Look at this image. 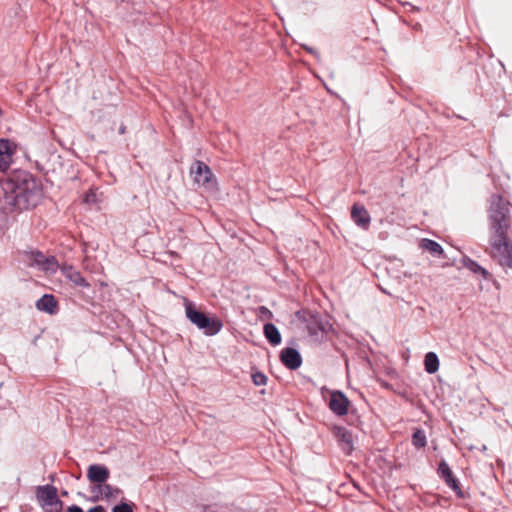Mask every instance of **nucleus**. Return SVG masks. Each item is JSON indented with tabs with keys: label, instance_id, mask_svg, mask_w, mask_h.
<instances>
[{
	"label": "nucleus",
	"instance_id": "f257e3e1",
	"mask_svg": "<svg viewBox=\"0 0 512 512\" xmlns=\"http://www.w3.org/2000/svg\"><path fill=\"white\" fill-rule=\"evenodd\" d=\"M6 200L19 209L35 207L41 201V184L30 172L14 169L1 179Z\"/></svg>",
	"mask_w": 512,
	"mask_h": 512
},
{
	"label": "nucleus",
	"instance_id": "f03ea898",
	"mask_svg": "<svg viewBox=\"0 0 512 512\" xmlns=\"http://www.w3.org/2000/svg\"><path fill=\"white\" fill-rule=\"evenodd\" d=\"M185 314L189 321L207 336L218 334L223 324L217 317H208L204 312L196 309L192 302L185 303Z\"/></svg>",
	"mask_w": 512,
	"mask_h": 512
},
{
	"label": "nucleus",
	"instance_id": "7ed1b4c3",
	"mask_svg": "<svg viewBox=\"0 0 512 512\" xmlns=\"http://www.w3.org/2000/svg\"><path fill=\"white\" fill-rule=\"evenodd\" d=\"M190 175L193 182L209 193H218L219 185L211 168L203 161L196 160L190 166Z\"/></svg>",
	"mask_w": 512,
	"mask_h": 512
},
{
	"label": "nucleus",
	"instance_id": "20e7f679",
	"mask_svg": "<svg viewBox=\"0 0 512 512\" xmlns=\"http://www.w3.org/2000/svg\"><path fill=\"white\" fill-rule=\"evenodd\" d=\"M512 209L508 201L500 194H492L489 198L488 215L491 224H506L512 220Z\"/></svg>",
	"mask_w": 512,
	"mask_h": 512
},
{
	"label": "nucleus",
	"instance_id": "39448f33",
	"mask_svg": "<svg viewBox=\"0 0 512 512\" xmlns=\"http://www.w3.org/2000/svg\"><path fill=\"white\" fill-rule=\"evenodd\" d=\"M22 260L29 267L42 271L47 275L56 273L59 268L58 261L54 256H45L40 251H25Z\"/></svg>",
	"mask_w": 512,
	"mask_h": 512
},
{
	"label": "nucleus",
	"instance_id": "423d86ee",
	"mask_svg": "<svg viewBox=\"0 0 512 512\" xmlns=\"http://www.w3.org/2000/svg\"><path fill=\"white\" fill-rule=\"evenodd\" d=\"M36 498L46 512H60L63 502L58 497L57 488L53 485L38 486Z\"/></svg>",
	"mask_w": 512,
	"mask_h": 512
},
{
	"label": "nucleus",
	"instance_id": "0eeeda50",
	"mask_svg": "<svg viewBox=\"0 0 512 512\" xmlns=\"http://www.w3.org/2000/svg\"><path fill=\"white\" fill-rule=\"evenodd\" d=\"M16 151V144L9 139H0V172L6 174L12 164V157Z\"/></svg>",
	"mask_w": 512,
	"mask_h": 512
},
{
	"label": "nucleus",
	"instance_id": "6e6552de",
	"mask_svg": "<svg viewBox=\"0 0 512 512\" xmlns=\"http://www.w3.org/2000/svg\"><path fill=\"white\" fill-rule=\"evenodd\" d=\"M349 405L350 401L343 392L338 390L331 392L328 406L334 414L338 416L346 415L348 413Z\"/></svg>",
	"mask_w": 512,
	"mask_h": 512
},
{
	"label": "nucleus",
	"instance_id": "1a4fd4ad",
	"mask_svg": "<svg viewBox=\"0 0 512 512\" xmlns=\"http://www.w3.org/2000/svg\"><path fill=\"white\" fill-rule=\"evenodd\" d=\"M110 477L109 469L101 464H92L87 469V478L92 486H98L106 482Z\"/></svg>",
	"mask_w": 512,
	"mask_h": 512
},
{
	"label": "nucleus",
	"instance_id": "9d476101",
	"mask_svg": "<svg viewBox=\"0 0 512 512\" xmlns=\"http://www.w3.org/2000/svg\"><path fill=\"white\" fill-rule=\"evenodd\" d=\"M91 493L93 494L94 501L99 500H111L115 499L120 493L121 490L117 487H114L110 484L104 482L98 486L91 487Z\"/></svg>",
	"mask_w": 512,
	"mask_h": 512
},
{
	"label": "nucleus",
	"instance_id": "9b49d317",
	"mask_svg": "<svg viewBox=\"0 0 512 512\" xmlns=\"http://www.w3.org/2000/svg\"><path fill=\"white\" fill-rule=\"evenodd\" d=\"M307 322L306 329L311 336L320 338L327 333L329 324L324 322L318 315L310 314L309 318L305 320Z\"/></svg>",
	"mask_w": 512,
	"mask_h": 512
},
{
	"label": "nucleus",
	"instance_id": "f8f14e48",
	"mask_svg": "<svg viewBox=\"0 0 512 512\" xmlns=\"http://www.w3.org/2000/svg\"><path fill=\"white\" fill-rule=\"evenodd\" d=\"M280 360L282 364L290 370H296L302 365V357L300 353L295 348L291 347L282 349L280 353Z\"/></svg>",
	"mask_w": 512,
	"mask_h": 512
},
{
	"label": "nucleus",
	"instance_id": "ddd939ff",
	"mask_svg": "<svg viewBox=\"0 0 512 512\" xmlns=\"http://www.w3.org/2000/svg\"><path fill=\"white\" fill-rule=\"evenodd\" d=\"M491 254L502 266L512 267V243H506L500 249L491 250Z\"/></svg>",
	"mask_w": 512,
	"mask_h": 512
},
{
	"label": "nucleus",
	"instance_id": "4468645a",
	"mask_svg": "<svg viewBox=\"0 0 512 512\" xmlns=\"http://www.w3.org/2000/svg\"><path fill=\"white\" fill-rule=\"evenodd\" d=\"M506 227L507 226H493V232L490 238L491 250L500 249L501 246L510 242Z\"/></svg>",
	"mask_w": 512,
	"mask_h": 512
},
{
	"label": "nucleus",
	"instance_id": "2eb2a0df",
	"mask_svg": "<svg viewBox=\"0 0 512 512\" xmlns=\"http://www.w3.org/2000/svg\"><path fill=\"white\" fill-rule=\"evenodd\" d=\"M61 271L63 275L76 286L84 288L90 287V284L85 280L81 273L72 266H63Z\"/></svg>",
	"mask_w": 512,
	"mask_h": 512
},
{
	"label": "nucleus",
	"instance_id": "dca6fc26",
	"mask_svg": "<svg viewBox=\"0 0 512 512\" xmlns=\"http://www.w3.org/2000/svg\"><path fill=\"white\" fill-rule=\"evenodd\" d=\"M36 308L49 314H55L58 308L57 301L53 295L45 294L37 300Z\"/></svg>",
	"mask_w": 512,
	"mask_h": 512
},
{
	"label": "nucleus",
	"instance_id": "f3484780",
	"mask_svg": "<svg viewBox=\"0 0 512 512\" xmlns=\"http://www.w3.org/2000/svg\"><path fill=\"white\" fill-rule=\"evenodd\" d=\"M351 218L356 224H369L370 215L364 205L355 203L351 208Z\"/></svg>",
	"mask_w": 512,
	"mask_h": 512
},
{
	"label": "nucleus",
	"instance_id": "a211bd4d",
	"mask_svg": "<svg viewBox=\"0 0 512 512\" xmlns=\"http://www.w3.org/2000/svg\"><path fill=\"white\" fill-rule=\"evenodd\" d=\"M461 264L471 272L475 274H481V276L487 280L490 278V273L483 268L481 265H479L476 261L472 260L468 256H463L461 259Z\"/></svg>",
	"mask_w": 512,
	"mask_h": 512
},
{
	"label": "nucleus",
	"instance_id": "6ab92c4d",
	"mask_svg": "<svg viewBox=\"0 0 512 512\" xmlns=\"http://www.w3.org/2000/svg\"><path fill=\"white\" fill-rule=\"evenodd\" d=\"M264 335L269 343L273 346H277L281 343V335L278 328L272 323H266L264 325Z\"/></svg>",
	"mask_w": 512,
	"mask_h": 512
},
{
	"label": "nucleus",
	"instance_id": "aec40b11",
	"mask_svg": "<svg viewBox=\"0 0 512 512\" xmlns=\"http://www.w3.org/2000/svg\"><path fill=\"white\" fill-rule=\"evenodd\" d=\"M419 247L423 250L428 251L435 257H440L443 254V249L439 243L431 239H422L419 242Z\"/></svg>",
	"mask_w": 512,
	"mask_h": 512
},
{
	"label": "nucleus",
	"instance_id": "412c9836",
	"mask_svg": "<svg viewBox=\"0 0 512 512\" xmlns=\"http://www.w3.org/2000/svg\"><path fill=\"white\" fill-rule=\"evenodd\" d=\"M424 366H425V370L429 374H433V373L438 371V369H439V359H438V356L436 355V353L428 352L425 355Z\"/></svg>",
	"mask_w": 512,
	"mask_h": 512
},
{
	"label": "nucleus",
	"instance_id": "4be33fe9",
	"mask_svg": "<svg viewBox=\"0 0 512 512\" xmlns=\"http://www.w3.org/2000/svg\"><path fill=\"white\" fill-rule=\"evenodd\" d=\"M337 437L341 444L343 445V450L347 453L351 452L352 450V435L343 428L337 429Z\"/></svg>",
	"mask_w": 512,
	"mask_h": 512
},
{
	"label": "nucleus",
	"instance_id": "5701e85b",
	"mask_svg": "<svg viewBox=\"0 0 512 512\" xmlns=\"http://www.w3.org/2000/svg\"><path fill=\"white\" fill-rule=\"evenodd\" d=\"M412 443L417 448H423L427 444L425 432L421 429H415L412 435Z\"/></svg>",
	"mask_w": 512,
	"mask_h": 512
},
{
	"label": "nucleus",
	"instance_id": "b1692460",
	"mask_svg": "<svg viewBox=\"0 0 512 512\" xmlns=\"http://www.w3.org/2000/svg\"><path fill=\"white\" fill-rule=\"evenodd\" d=\"M438 473L444 480L453 475L449 465L444 460H442L439 464Z\"/></svg>",
	"mask_w": 512,
	"mask_h": 512
},
{
	"label": "nucleus",
	"instance_id": "393cba45",
	"mask_svg": "<svg viewBox=\"0 0 512 512\" xmlns=\"http://www.w3.org/2000/svg\"><path fill=\"white\" fill-rule=\"evenodd\" d=\"M252 380L256 386H262L266 384L267 377L261 372H256L252 374Z\"/></svg>",
	"mask_w": 512,
	"mask_h": 512
},
{
	"label": "nucleus",
	"instance_id": "a878e982",
	"mask_svg": "<svg viewBox=\"0 0 512 512\" xmlns=\"http://www.w3.org/2000/svg\"><path fill=\"white\" fill-rule=\"evenodd\" d=\"M83 201L86 204H95L98 202L97 194L93 189H90L85 195Z\"/></svg>",
	"mask_w": 512,
	"mask_h": 512
},
{
	"label": "nucleus",
	"instance_id": "bb28decb",
	"mask_svg": "<svg viewBox=\"0 0 512 512\" xmlns=\"http://www.w3.org/2000/svg\"><path fill=\"white\" fill-rule=\"evenodd\" d=\"M446 482V484L453 490L455 491L458 495L461 494V490H460V487L458 485V482L457 480L453 477V475H451L449 478H446L444 480Z\"/></svg>",
	"mask_w": 512,
	"mask_h": 512
},
{
	"label": "nucleus",
	"instance_id": "cd10ccee",
	"mask_svg": "<svg viewBox=\"0 0 512 512\" xmlns=\"http://www.w3.org/2000/svg\"><path fill=\"white\" fill-rule=\"evenodd\" d=\"M112 512H133L132 507L127 503L116 505Z\"/></svg>",
	"mask_w": 512,
	"mask_h": 512
},
{
	"label": "nucleus",
	"instance_id": "c85d7f7f",
	"mask_svg": "<svg viewBox=\"0 0 512 512\" xmlns=\"http://www.w3.org/2000/svg\"><path fill=\"white\" fill-rule=\"evenodd\" d=\"M259 310H260V313H261L263 316H265V317H267V318H271V317H272V312H271L268 308H266V307H264V306H261V307L259 308Z\"/></svg>",
	"mask_w": 512,
	"mask_h": 512
},
{
	"label": "nucleus",
	"instance_id": "c756f323",
	"mask_svg": "<svg viewBox=\"0 0 512 512\" xmlns=\"http://www.w3.org/2000/svg\"><path fill=\"white\" fill-rule=\"evenodd\" d=\"M303 48L310 54L314 55V56H318L319 53L316 49L310 47V46H307V45H303Z\"/></svg>",
	"mask_w": 512,
	"mask_h": 512
},
{
	"label": "nucleus",
	"instance_id": "7c9ffc66",
	"mask_svg": "<svg viewBox=\"0 0 512 512\" xmlns=\"http://www.w3.org/2000/svg\"><path fill=\"white\" fill-rule=\"evenodd\" d=\"M67 512H83V510L76 505H72L67 509Z\"/></svg>",
	"mask_w": 512,
	"mask_h": 512
},
{
	"label": "nucleus",
	"instance_id": "2f4dec72",
	"mask_svg": "<svg viewBox=\"0 0 512 512\" xmlns=\"http://www.w3.org/2000/svg\"><path fill=\"white\" fill-rule=\"evenodd\" d=\"M87 512H106L102 506H95L90 508Z\"/></svg>",
	"mask_w": 512,
	"mask_h": 512
},
{
	"label": "nucleus",
	"instance_id": "473e14b6",
	"mask_svg": "<svg viewBox=\"0 0 512 512\" xmlns=\"http://www.w3.org/2000/svg\"><path fill=\"white\" fill-rule=\"evenodd\" d=\"M125 130H126L125 126H123V125H122V126L120 127V129H119V133H120V134H124V133H125Z\"/></svg>",
	"mask_w": 512,
	"mask_h": 512
}]
</instances>
